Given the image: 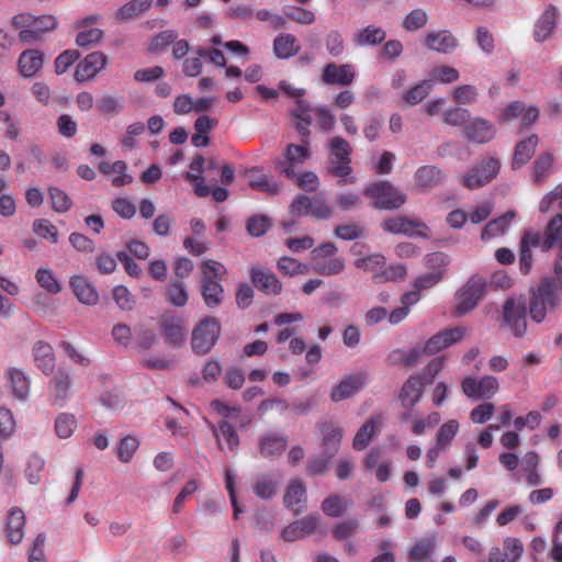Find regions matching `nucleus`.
<instances>
[{
    "label": "nucleus",
    "instance_id": "8",
    "mask_svg": "<svg viewBox=\"0 0 562 562\" xmlns=\"http://www.w3.org/2000/svg\"><path fill=\"white\" fill-rule=\"evenodd\" d=\"M501 161L494 157H485L461 177V184L475 190L490 183L499 172Z\"/></svg>",
    "mask_w": 562,
    "mask_h": 562
},
{
    "label": "nucleus",
    "instance_id": "36",
    "mask_svg": "<svg viewBox=\"0 0 562 562\" xmlns=\"http://www.w3.org/2000/svg\"><path fill=\"white\" fill-rule=\"evenodd\" d=\"M516 217V212L510 210L490 221L482 231L481 238L483 240H487L501 235H504L509 226L512 225L514 218Z\"/></svg>",
    "mask_w": 562,
    "mask_h": 562
},
{
    "label": "nucleus",
    "instance_id": "55",
    "mask_svg": "<svg viewBox=\"0 0 562 562\" xmlns=\"http://www.w3.org/2000/svg\"><path fill=\"white\" fill-rule=\"evenodd\" d=\"M431 87V80H424L406 91L403 99L409 105L417 104L428 95Z\"/></svg>",
    "mask_w": 562,
    "mask_h": 562
},
{
    "label": "nucleus",
    "instance_id": "42",
    "mask_svg": "<svg viewBox=\"0 0 562 562\" xmlns=\"http://www.w3.org/2000/svg\"><path fill=\"white\" fill-rule=\"evenodd\" d=\"M5 374L14 397L21 401L26 400L30 393V380L25 373L18 369H9Z\"/></svg>",
    "mask_w": 562,
    "mask_h": 562
},
{
    "label": "nucleus",
    "instance_id": "48",
    "mask_svg": "<svg viewBox=\"0 0 562 562\" xmlns=\"http://www.w3.org/2000/svg\"><path fill=\"white\" fill-rule=\"evenodd\" d=\"M97 108L101 114L114 116L123 110V98L104 94L98 100Z\"/></svg>",
    "mask_w": 562,
    "mask_h": 562
},
{
    "label": "nucleus",
    "instance_id": "19",
    "mask_svg": "<svg viewBox=\"0 0 562 562\" xmlns=\"http://www.w3.org/2000/svg\"><path fill=\"white\" fill-rule=\"evenodd\" d=\"M463 133L468 140L476 144H484L494 138L495 128L491 122L481 117H475L464 125Z\"/></svg>",
    "mask_w": 562,
    "mask_h": 562
},
{
    "label": "nucleus",
    "instance_id": "12",
    "mask_svg": "<svg viewBox=\"0 0 562 562\" xmlns=\"http://www.w3.org/2000/svg\"><path fill=\"white\" fill-rule=\"evenodd\" d=\"M308 140H304L301 145L289 144L284 151V160L278 162L277 168L285 177L294 179L296 177L295 166L304 164L311 157Z\"/></svg>",
    "mask_w": 562,
    "mask_h": 562
},
{
    "label": "nucleus",
    "instance_id": "3",
    "mask_svg": "<svg viewBox=\"0 0 562 562\" xmlns=\"http://www.w3.org/2000/svg\"><path fill=\"white\" fill-rule=\"evenodd\" d=\"M559 283L553 279H543L537 289L531 291L529 302V313L536 323L544 319L548 311L558 306L560 299L558 296Z\"/></svg>",
    "mask_w": 562,
    "mask_h": 562
},
{
    "label": "nucleus",
    "instance_id": "46",
    "mask_svg": "<svg viewBox=\"0 0 562 562\" xmlns=\"http://www.w3.org/2000/svg\"><path fill=\"white\" fill-rule=\"evenodd\" d=\"M407 270L406 267L402 263L391 265L386 268H383L380 273L373 274V280L376 283L382 282H395L402 281L406 278Z\"/></svg>",
    "mask_w": 562,
    "mask_h": 562
},
{
    "label": "nucleus",
    "instance_id": "45",
    "mask_svg": "<svg viewBox=\"0 0 562 562\" xmlns=\"http://www.w3.org/2000/svg\"><path fill=\"white\" fill-rule=\"evenodd\" d=\"M325 48L329 56L337 58L344 55L346 45L345 38L340 31L331 30L324 38Z\"/></svg>",
    "mask_w": 562,
    "mask_h": 562
},
{
    "label": "nucleus",
    "instance_id": "51",
    "mask_svg": "<svg viewBox=\"0 0 562 562\" xmlns=\"http://www.w3.org/2000/svg\"><path fill=\"white\" fill-rule=\"evenodd\" d=\"M77 427V422L74 415L68 413H60L55 420L56 435L61 439L69 438Z\"/></svg>",
    "mask_w": 562,
    "mask_h": 562
},
{
    "label": "nucleus",
    "instance_id": "13",
    "mask_svg": "<svg viewBox=\"0 0 562 562\" xmlns=\"http://www.w3.org/2000/svg\"><path fill=\"white\" fill-rule=\"evenodd\" d=\"M108 65V56L102 52L88 54L76 67L74 78L82 83L93 80L97 75Z\"/></svg>",
    "mask_w": 562,
    "mask_h": 562
},
{
    "label": "nucleus",
    "instance_id": "26",
    "mask_svg": "<svg viewBox=\"0 0 562 562\" xmlns=\"http://www.w3.org/2000/svg\"><path fill=\"white\" fill-rule=\"evenodd\" d=\"M211 431L216 439L217 446L223 450L224 440L229 451H235L239 446V437L235 427L227 420H222L218 425L210 424Z\"/></svg>",
    "mask_w": 562,
    "mask_h": 562
},
{
    "label": "nucleus",
    "instance_id": "24",
    "mask_svg": "<svg viewBox=\"0 0 562 562\" xmlns=\"http://www.w3.org/2000/svg\"><path fill=\"white\" fill-rule=\"evenodd\" d=\"M424 44L431 50L441 54H449L458 46V40L450 31L442 30L428 33L425 37Z\"/></svg>",
    "mask_w": 562,
    "mask_h": 562
},
{
    "label": "nucleus",
    "instance_id": "31",
    "mask_svg": "<svg viewBox=\"0 0 562 562\" xmlns=\"http://www.w3.org/2000/svg\"><path fill=\"white\" fill-rule=\"evenodd\" d=\"M557 19L558 9L550 4L535 24L533 37L537 42H543L551 36Z\"/></svg>",
    "mask_w": 562,
    "mask_h": 562
},
{
    "label": "nucleus",
    "instance_id": "43",
    "mask_svg": "<svg viewBox=\"0 0 562 562\" xmlns=\"http://www.w3.org/2000/svg\"><path fill=\"white\" fill-rule=\"evenodd\" d=\"M153 4V0H132L116 11V19L128 21L146 12Z\"/></svg>",
    "mask_w": 562,
    "mask_h": 562
},
{
    "label": "nucleus",
    "instance_id": "62",
    "mask_svg": "<svg viewBox=\"0 0 562 562\" xmlns=\"http://www.w3.org/2000/svg\"><path fill=\"white\" fill-rule=\"evenodd\" d=\"M435 538H426L418 541L409 551V561L420 562L425 560L435 548Z\"/></svg>",
    "mask_w": 562,
    "mask_h": 562
},
{
    "label": "nucleus",
    "instance_id": "57",
    "mask_svg": "<svg viewBox=\"0 0 562 562\" xmlns=\"http://www.w3.org/2000/svg\"><path fill=\"white\" fill-rule=\"evenodd\" d=\"M270 226V218L261 214L250 216L246 222L247 233L252 237H260L265 235Z\"/></svg>",
    "mask_w": 562,
    "mask_h": 562
},
{
    "label": "nucleus",
    "instance_id": "41",
    "mask_svg": "<svg viewBox=\"0 0 562 562\" xmlns=\"http://www.w3.org/2000/svg\"><path fill=\"white\" fill-rule=\"evenodd\" d=\"M273 50L277 57L286 59L296 55L300 50L296 37L285 33L278 35L273 41Z\"/></svg>",
    "mask_w": 562,
    "mask_h": 562
},
{
    "label": "nucleus",
    "instance_id": "53",
    "mask_svg": "<svg viewBox=\"0 0 562 562\" xmlns=\"http://www.w3.org/2000/svg\"><path fill=\"white\" fill-rule=\"evenodd\" d=\"M35 279L50 294H57L61 291V286L50 269L40 268L35 273Z\"/></svg>",
    "mask_w": 562,
    "mask_h": 562
},
{
    "label": "nucleus",
    "instance_id": "20",
    "mask_svg": "<svg viewBox=\"0 0 562 562\" xmlns=\"http://www.w3.org/2000/svg\"><path fill=\"white\" fill-rule=\"evenodd\" d=\"M306 502L307 494L305 484L300 479L292 480L283 496L284 506L297 515L305 509Z\"/></svg>",
    "mask_w": 562,
    "mask_h": 562
},
{
    "label": "nucleus",
    "instance_id": "25",
    "mask_svg": "<svg viewBox=\"0 0 562 562\" xmlns=\"http://www.w3.org/2000/svg\"><path fill=\"white\" fill-rule=\"evenodd\" d=\"M366 375L356 374L342 379L330 392V398L334 402H340L352 396L364 384Z\"/></svg>",
    "mask_w": 562,
    "mask_h": 562
},
{
    "label": "nucleus",
    "instance_id": "39",
    "mask_svg": "<svg viewBox=\"0 0 562 562\" xmlns=\"http://www.w3.org/2000/svg\"><path fill=\"white\" fill-rule=\"evenodd\" d=\"M443 178L441 169L428 165L419 167L414 175L416 184L427 190L439 186Z\"/></svg>",
    "mask_w": 562,
    "mask_h": 562
},
{
    "label": "nucleus",
    "instance_id": "49",
    "mask_svg": "<svg viewBox=\"0 0 562 562\" xmlns=\"http://www.w3.org/2000/svg\"><path fill=\"white\" fill-rule=\"evenodd\" d=\"M48 195L52 201V207L57 213H66L72 206L70 196L58 187H49Z\"/></svg>",
    "mask_w": 562,
    "mask_h": 562
},
{
    "label": "nucleus",
    "instance_id": "17",
    "mask_svg": "<svg viewBox=\"0 0 562 562\" xmlns=\"http://www.w3.org/2000/svg\"><path fill=\"white\" fill-rule=\"evenodd\" d=\"M251 283L266 295H278L282 291V283L278 277L267 268L252 267L249 270Z\"/></svg>",
    "mask_w": 562,
    "mask_h": 562
},
{
    "label": "nucleus",
    "instance_id": "18",
    "mask_svg": "<svg viewBox=\"0 0 562 562\" xmlns=\"http://www.w3.org/2000/svg\"><path fill=\"white\" fill-rule=\"evenodd\" d=\"M165 341L173 348H179L186 340V321L179 316L165 315L160 321Z\"/></svg>",
    "mask_w": 562,
    "mask_h": 562
},
{
    "label": "nucleus",
    "instance_id": "27",
    "mask_svg": "<svg viewBox=\"0 0 562 562\" xmlns=\"http://www.w3.org/2000/svg\"><path fill=\"white\" fill-rule=\"evenodd\" d=\"M288 445L286 436L279 434H267L259 440V451L261 457L273 459L283 453Z\"/></svg>",
    "mask_w": 562,
    "mask_h": 562
},
{
    "label": "nucleus",
    "instance_id": "29",
    "mask_svg": "<svg viewBox=\"0 0 562 562\" xmlns=\"http://www.w3.org/2000/svg\"><path fill=\"white\" fill-rule=\"evenodd\" d=\"M322 432V448L326 452L335 457L340 448L344 430L334 423H325L321 427Z\"/></svg>",
    "mask_w": 562,
    "mask_h": 562
},
{
    "label": "nucleus",
    "instance_id": "37",
    "mask_svg": "<svg viewBox=\"0 0 562 562\" xmlns=\"http://www.w3.org/2000/svg\"><path fill=\"white\" fill-rule=\"evenodd\" d=\"M279 485V475L265 473L257 476L252 491L259 498L270 499L277 494Z\"/></svg>",
    "mask_w": 562,
    "mask_h": 562
},
{
    "label": "nucleus",
    "instance_id": "38",
    "mask_svg": "<svg viewBox=\"0 0 562 562\" xmlns=\"http://www.w3.org/2000/svg\"><path fill=\"white\" fill-rule=\"evenodd\" d=\"M34 361L44 374L53 372L55 367V357L50 345L44 341H37L33 347Z\"/></svg>",
    "mask_w": 562,
    "mask_h": 562
},
{
    "label": "nucleus",
    "instance_id": "7",
    "mask_svg": "<svg viewBox=\"0 0 562 562\" xmlns=\"http://www.w3.org/2000/svg\"><path fill=\"white\" fill-rule=\"evenodd\" d=\"M487 282L483 277L472 276L462 286L457 295V305L454 314L463 316L472 311L479 302L484 297Z\"/></svg>",
    "mask_w": 562,
    "mask_h": 562
},
{
    "label": "nucleus",
    "instance_id": "35",
    "mask_svg": "<svg viewBox=\"0 0 562 562\" xmlns=\"http://www.w3.org/2000/svg\"><path fill=\"white\" fill-rule=\"evenodd\" d=\"M386 38V32L375 25H368L358 30L352 36V43L357 46H376Z\"/></svg>",
    "mask_w": 562,
    "mask_h": 562
},
{
    "label": "nucleus",
    "instance_id": "61",
    "mask_svg": "<svg viewBox=\"0 0 562 562\" xmlns=\"http://www.w3.org/2000/svg\"><path fill=\"white\" fill-rule=\"evenodd\" d=\"M178 34L173 30H166L153 37L148 50L150 53H158L164 50L167 46L176 42Z\"/></svg>",
    "mask_w": 562,
    "mask_h": 562
},
{
    "label": "nucleus",
    "instance_id": "23",
    "mask_svg": "<svg viewBox=\"0 0 562 562\" xmlns=\"http://www.w3.org/2000/svg\"><path fill=\"white\" fill-rule=\"evenodd\" d=\"M425 383L420 375H411L402 386L400 401L402 406L411 409L423 396Z\"/></svg>",
    "mask_w": 562,
    "mask_h": 562
},
{
    "label": "nucleus",
    "instance_id": "21",
    "mask_svg": "<svg viewBox=\"0 0 562 562\" xmlns=\"http://www.w3.org/2000/svg\"><path fill=\"white\" fill-rule=\"evenodd\" d=\"M57 25V21L53 15H43L35 19L26 30H21L19 38L22 43L31 44L42 40L46 32L53 31Z\"/></svg>",
    "mask_w": 562,
    "mask_h": 562
},
{
    "label": "nucleus",
    "instance_id": "30",
    "mask_svg": "<svg viewBox=\"0 0 562 562\" xmlns=\"http://www.w3.org/2000/svg\"><path fill=\"white\" fill-rule=\"evenodd\" d=\"M25 515L18 507H13L7 519V538L11 544H19L24 538Z\"/></svg>",
    "mask_w": 562,
    "mask_h": 562
},
{
    "label": "nucleus",
    "instance_id": "47",
    "mask_svg": "<svg viewBox=\"0 0 562 562\" xmlns=\"http://www.w3.org/2000/svg\"><path fill=\"white\" fill-rule=\"evenodd\" d=\"M277 268L283 276L289 277L306 274L308 272V267L306 265L288 256L281 257L278 260Z\"/></svg>",
    "mask_w": 562,
    "mask_h": 562
},
{
    "label": "nucleus",
    "instance_id": "64",
    "mask_svg": "<svg viewBox=\"0 0 562 562\" xmlns=\"http://www.w3.org/2000/svg\"><path fill=\"white\" fill-rule=\"evenodd\" d=\"M479 95L477 89L471 85H462L453 90L452 98L459 104H472Z\"/></svg>",
    "mask_w": 562,
    "mask_h": 562
},
{
    "label": "nucleus",
    "instance_id": "56",
    "mask_svg": "<svg viewBox=\"0 0 562 562\" xmlns=\"http://www.w3.org/2000/svg\"><path fill=\"white\" fill-rule=\"evenodd\" d=\"M553 165V157L551 154H542L538 157L533 165V181L542 183L549 176Z\"/></svg>",
    "mask_w": 562,
    "mask_h": 562
},
{
    "label": "nucleus",
    "instance_id": "54",
    "mask_svg": "<svg viewBox=\"0 0 562 562\" xmlns=\"http://www.w3.org/2000/svg\"><path fill=\"white\" fill-rule=\"evenodd\" d=\"M168 301L175 306H184L188 302V291L180 280L171 281L167 289Z\"/></svg>",
    "mask_w": 562,
    "mask_h": 562
},
{
    "label": "nucleus",
    "instance_id": "63",
    "mask_svg": "<svg viewBox=\"0 0 562 562\" xmlns=\"http://www.w3.org/2000/svg\"><path fill=\"white\" fill-rule=\"evenodd\" d=\"M286 19L294 21L302 25H308L315 22V13L311 10L301 7H290L284 11Z\"/></svg>",
    "mask_w": 562,
    "mask_h": 562
},
{
    "label": "nucleus",
    "instance_id": "60",
    "mask_svg": "<svg viewBox=\"0 0 562 562\" xmlns=\"http://www.w3.org/2000/svg\"><path fill=\"white\" fill-rule=\"evenodd\" d=\"M459 430V424L454 419L445 423L437 432V445L447 449Z\"/></svg>",
    "mask_w": 562,
    "mask_h": 562
},
{
    "label": "nucleus",
    "instance_id": "6",
    "mask_svg": "<svg viewBox=\"0 0 562 562\" xmlns=\"http://www.w3.org/2000/svg\"><path fill=\"white\" fill-rule=\"evenodd\" d=\"M221 335V324L215 317H205L200 321L191 334L192 351L203 356L209 353L217 342Z\"/></svg>",
    "mask_w": 562,
    "mask_h": 562
},
{
    "label": "nucleus",
    "instance_id": "22",
    "mask_svg": "<svg viewBox=\"0 0 562 562\" xmlns=\"http://www.w3.org/2000/svg\"><path fill=\"white\" fill-rule=\"evenodd\" d=\"M44 54L38 49H26L18 58V70L23 78H33L42 69Z\"/></svg>",
    "mask_w": 562,
    "mask_h": 562
},
{
    "label": "nucleus",
    "instance_id": "44",
    "mask_svg": "<svg viewBox=\"0 0 562 562\" xmlns=\"http://www.w3.org/2000/svg\"><path fill=\"white\" fill-rule=\"evenodd\" d=\"M349 502L346 497L337 494L329 495L322 503V510L329 517H339L348 508Z\"/></svg>",
    "mask_w": 562,
    "mask_h": 562
},
{
    "label": "nucleus",
    "instance_id": "59",
    "mask_svg": "<svg viewBox=\"0 0 562 562\" xmlns=\"http://www.w3.org/2000/svg\"><path fill=\"white\" fill-rule=\"evenodd\" d=\"M428 22V14L423 9L412 10L403 21V27L409 32H415L424 27Z\"/></svg>",
    "mask_w": 562,
    "mask_h": 562
},
{
    "label": "nucleus",
    "instance_id": "34",
    "mask_svg": "<svg viewBox=\"0 0 562 562\" xmlns=\"http://www.w3.org/2000/svg\"><path fill=\"white\" fill-rule=\"evenodd\" d=\"M248 184L251 189L266 192L268 194H278L280 187L277 182L272 181L262 170L258 167L250 168L246 171Z\"/></svg>",
    "mask_w": 562,
    "mask_h": 562
},
{
    "label": "nucleus",
    "instance_id": "1",
    "mask_svg": "<svg viewBox=\"0 0 562 562\" xmlns=\"http://www.w3.org/2000/svg\"><path fill=\"white\" fill-rule=\"evenodd\" d=\"M562 238V214L555 215L547 225L543 235L533 229H527L519 245V270L528 274L532 267V247L543 251L550 250Z\"/></svg>",
    "mask_w": 562,
    "mask_h": 562
},
{
    "label": "nucleus",
    "instance_id": "16",
    "mask_svg": "<svg viewBox=\"0 0 562 562\" xmlns=\"http://www.w3.org/2000/svg\"><path fill=\"white\" fill-rule=\"evenodd\" d=\"M467 335V328L462 326L447 328L431 336L424 345L427 355H435L459 341Z\"/></svg>",
    "mask_w": 562,
    "mask_h": 562
},
{
    "label": "nucleus",
    "instance_id": "40",
    "mask_svg": "<svg viewBox=\"0 0 562 562\" xmlns=\"http://www.w3.org/2000/svg\"><path fill=\"white\" fill-rule=\"evenodd\" d=\"M538 140L537 135H531L516 145L512 162L513 168L518 169L530 160L538 145Z\"/></svg>",
    "mask_w": 562,
    "mask_h": 562
},
{
    "label": "nucleus",
    "instance_id": "11",
    "mask_svg": "<svg viewBox=\"0 0 562 562\" xmlns=\"http://www.w3.org/2000/svg\"><path fill=\"white\" fill-rule=\"evenodd\" d=\"M382 228L391 234L428 237V226L417 220H409L404 215H396L383 221Z\"/></svg>",
    "mask_w": 562,
    "mask_h": 562
},
{
    "label": "nucleus",
    "instance_id": "14",
    "mask_svg": "<svg viewBox=\"0 0 562 562\" xmlns=\"http://www.w3.org/2000/svg\"><path fill=\"white\" fill-rule=\"evenodd\" d=\"M322 81L327 86H351L356 79V69L351 64L328 63L322 70Z\"/></svg>",
    "mask_w": 562,
    "mask_h": 562
},
{
    "label": "nucleus",
    "instance_id": "28",
    "mask_svg": "<svg viewBox=\"0 0 562 562\" xmlns=\"http://www.w3.org/2000/svg\"><path fill=\"white\" fill-rule=\"evenodd\" d=\"M381 425L380 416L369 418L357 431L352 440V448L357 451L364 450L378 435Z\"/></svg>",
    "mask_w": 562,
    "mask_h": 562
},
{
    "label": "nucleus",
    "instance_id": "2",
    "mask_svg": "<svg viewBox=\"0 0 562 562\" xmlns=\"http://www.w3.org/2000/svg\"><path fill=\"white\" fill-rule=\"evenodd\" d=\"M202 278L200 281L201 295L209 308L218 307L225 297V291L221 280L227 269L218 261L209 259L201 265Z\"/></svg>",
    "mask_w": 562,
    "mask_h": 562
},
{
    "label": "nucleus",
    "instance_id": "52",
    "mask_svg": "<svg viewBox=\"0 0 562 562\" xmlns=\"http://www.w3.org/2000/svg\"><path fill=\"white\" fill-rule=\"evenodd\" d=\"M333 458V456L323 451L318 456L311 457L306 464V474L310 476L325 474Z\"/></svg>",
    "mask_w": 562,
    "mask_h": 562
},
{
    "label": "nucleus",
    "instance_id": "15",
    "mask_svg": "<svg viewBox=\"0 0 562 562\" xmlns=\"http://www.w3.org/2000/svg\"><path fill=\"white\" fill-rule=\"evenodd\" d=\"M498 380L492 375H485L480 380L465 376L462 381V391L468 397L491 398L497 391Z\"/></svg>",
    "mask_w": 562,
    "mask_h": 562
},
{
    "label": "nucleus",
    "instance_id": "5",
    "mask_svg": "<svg viewBox=\"0 0 562 562\" xmlns=\"http://www.w3.org/2000/svg\"><path fill=\"white\" fill-rule=\"evenodd\" d=\"M364 196L373 200L372 207L378 210H397L406 203V194L390 181L371 183L363 190Z\"/></svg>",
    "mask_w": 562,
    "mask_h": 562
},
{
    "label": "nucleus",
    "instance_id": "9",
    "mask_svg": "<svg viewBox=\"0 0 562 562\" xmlns=\"http://www.w3.org/2000/svg\"><path fill=\"white\" fill-rule=\"evenodd\" d=\"M329 172L339 178L348 177L352 168L350 166L351 146L341 136H334L329 139Z\"/></svg>",
    "mask_w": 562,
    "mask_h": 562
},
{
    "label": "nucleus",
    "instance_id": "4",
    "mask_svg": "<svg viewBox=\"0 0 562 562\" xmlns=\"http://www.w3.org/2000/svg\"><path fill=\"white\" fill-rule=\"evenodd\" d=\"M334 243H324L311 251L312 270L321 276L330 277L345 270V259L337 256Z\"/></svg>",
    "mask_w": 562,
    "mask_h": 562
},
{
    "label": "nucleus",
    "instance_id": "33",
    "mask_svg": "<svg viewBox=\"0 0 562 562\" xmlns=\"http://www.w3.org/2000/svg\"><path fill=\"white\" fill-rule=\"evenodd\" d=\"M70 384L71 380L69 373L63 369H58L50 380L49 393L54 404L61 406L65 403Z\"/></svg>",
    "mask_w": 562,
    "mask_h": 562
},
{
    "label": "nucleus",
    "instance_id": "50",
    "mask_svg": "<svg viewBox=\"0 0 562 562\" xmlns=\"http://www.w3.org/2000/svg\"><path fill=\"white\" fill-rule=\"evenodd\" d=\"M386 262L382 254H372L367 257L358 258L355 260V267L364 271H371L373 274L380 273Z\"/></svg>",
    "mask_w": 562,
    "mask_h": 562
},
{
    "label": "nucleus",
    "instance_id": "32",
    "mask_svg": "<svg viewBox=\"0 0 562 562\" xmlns=\"http://www.w3.org/2000/svg\"><path fill=\"white\" fill-rule=\"evenodd\" d=\"M70 286L76 297L86 305L98 303L99 295L95 288L83 276H75L70 280Z\"/></svg>",
    "mask_w": 562,
    "mask_h": 562
},
{
    "label": "nucleus",
    "instance_id": "58",
    "mask_svg": "<svg viewBox=\"0 0 562 562\" xmlns=\"http://www.w3.org/2000/svg\"><path fill=\"white\" fill-rule=\"evenodd\" d=\"M429 75L431 82L439 81L442 83H452L460 77L458 69L447 65L434 67Z\"/></svg>",
    "mask_w": 562,
    "mask_h": 562
},
{
    "label": "nucleus",
    "instance_id": "10",
    "mask_svg": "<svg viewBox=\"0 0 562 562\" xmlns=\"http://www.w3.org/2000/svg\"><path fill=\"white\" fill-rule=\"evenodd\" d=\"M526 300L508 297L503 305V321L516 337H522L527 331Z\"/></svg>",
    "mask_w": 562,
    "mask_h": 562
}]
</instances>
